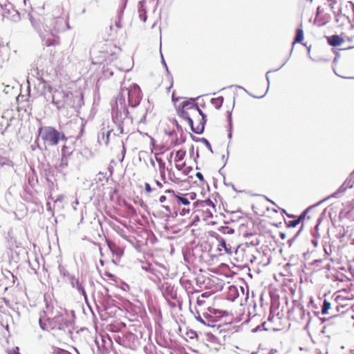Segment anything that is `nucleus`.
I'll use <instances>...</instances> for the list:
<instances>
[{
	"label": "nucleus",
	"instance_id": "obj_35",
	"mask_svg": "<svg viewBox=\"0 0 354 354\" xmlns=\"http://www.w3.org/2000/svg\"><path fill=\"white\" fill-rule=\"evenodd\" d=\"M172 86V84L171 83L169 86L167 88V89H168V91L169 90V88Z\"/></svg>",
	"mask_w": 354,
	"mask_h": 354
},
{
	"label": "nucleus",
	"instance_id": "obj_15",
	"mask_svg": "<svg viewBox=\"0 0 354 354\" xmlns=\"http://www.w3.org/2000/svg\"><path fill=\"white\" fill-rule=\"evenodd\" d=\"M310 207H308L306 209V210L299 216L298 219L291 221L292 226H296L297 224H299L300 222H301L306 216V214L309 211Z\"/></svg>",
	"mask_w": 354,
	"mask_h": 354
},
{
	"label": "nucleus",
	"instance_id": "obj_32",
	"mask_svg": "<svg viewBox=\"0 0 354 354\" xmlns=\"http://www.w3.org/2000/svg\"><path fill=\"white\" fill-rule=\"evenodd\" d=\"M266 211L268 212H269L270 211L274 212L275 213L278 212L277 210H276L275 209H274V208L270 209L269 207H266Z\"/></svg>",
	"mask_w": 354,
	"mask_h": 354
},
{
	"label": "nucleus",
	"instance_id": "obj_41",
	"mask_svg": "<svg viewBox=\"0 0 354 354\" xmlns=\"http://www.w3.org/2000/svg\"><path fill=\"white\" fill-rule=\"evenodd\" d=\"M251 354H259L258 352L252 353Z\"/></svg>",
	"mask_w": 354,
	"mask_h": 354
},
{
	"label": "nucleus",
	"instance_id": "obj_8",
	"mask_svg": "<svg viewBox=\"0 0 354 354\" xmlns=\"http://www.w3.org/2000/svg\"><path fill=\"white\" fill-rule=\"evenodd\" d=\"M216 248L220 255L231 254L235 249V247L232 246L230 241L225 238L218 236L216 238Z\"/></svg>",
	"mask_w": 354,
	"mask_h": 354
},
{
	"label": "nucleus",
	"instance_id": "obj_3",
	"mask_svg": "<svg viewBox=\"0 0 354 354\" xmlns=\"http://www.w3.org/2000/svg\"><path fill=\"white\" fill-rule=\"evenodd\" d=\"M156 161L158 163V171L161 180L165 184L180 185L187 181L192 167L187 166L185 162L180 165L176 162V165H173L171 161L169 160V166L166 167L161 158H156Z\"/></svg>",
	"mask_w": 354,
	"mask_h": 354
},
{
	"label": "nucleus",
	"instance_id": "obj_37",
	"mask_svg": "<svg viewBox=\"0 0 354 354\" xmlns=\"http://www.w3.org/2000/svg\"><path fill=\"white\" fill-rule=\"evenodd\" d=\"M259 205L262 206L263 207H266V206L263 203H260Z\"/></svg>",
	"mask_w": 354,
	"mask_h": 354
},
{
	"label": "nucleus",
	"instance_id": "obj_4",
	"mask_svg": "<svg viewBox=\"0 0 354 354\" xmlns=\"http://www.w3.org/2000/svg\"><path fill=\"white\" fill-rule=\"evenodd\" d=\"M66 140L65 134L53 127L44 126L38 129L37 141L40 149L48 150V147L58 145L60 140Z\"/></svg>",
	"mask_w": 354,
	"mask_h": 354
},
{
	"label": "nucleus",
	"instance_id": "obj_26",
	"mask_svg": "<svg viewBox=\"0 0 354 354\" xmlns=\"http://www.w3.org/2000/svg\"><path fill=\"white\" fill-rule=\"evenodd\" d=\"M196 176L199 179V180L202 183L205 181L203 174L201 172H197L196 174Z\"/></svg>",
	"mask_w": 354,
	"mask_h": 354
},
{
	"label": "nucleus",
	"instance_id": "obj_5",
	"mask_svg": "<svg viewBox=\"0 0 354 354\" xmlns=\"http://www.w3.org/2000/svg\"><path fill=\"white\" fill-rule=\"evenodd\" d=\"M46 311L44 312V316H41L39 320V325L43 330H61L68 326V320L66 317L57 309L55 311L54 308L49 306H46Z\"/></svg>",
	"mask_w": 354,
	"mask_h": 354
},
{
	"label": "nucleus",
	"instance_id": "obj_16",
	"mask_svg": "<svg viewBox=\"0 0 354 354\" xmlns=\"http://www.w3.org/2000/svg\"><path fill=\"white\" fill-rule=\"evenodd\" d=\"M304 39L303 30L301 28H297L296 30V35L293 44L301 42Z\"/></svg>",
	"mask_w": 354,
	"mask_h": 354
},
{
	"label": "nucleus",
	"instance_id": "obj_38",
	"mask_svg": "<svg viewBox=\"0 0 354 354\" xmlns=\"http://www.w3.org/2000/svg\"><path fill=\"white\" fill-rule=\"evenodd\" d=\"M62 198V196H59V197L57 198V200L60 201Z\"/></svg>",
	"mask_w": 354,
	"mask_h": 354
},
{
	"label": "nucleus",
	"instance_id": "obj_24",
	"mask_svg": "<svg viewBox=\"0 0 354 354\" xmlns=\"http://www.w3.org/2000/svg\"><path fill=\"white\" fill-rule=\"evenodd\" d=\"M154 183L156 186L157 188L158 189H162L163 188V184L164 183H161L160 181L158 180H154Z\"/></svg>",
	"mask_w": 354,
	"mask_h": 354
},
{
	"label": "nucleus",
	"instance_id": "obj_12",
	"mask_svg": "<svg viewBox=\"0 0 354 354\" xmlns=\"http://www.w3.org/2000/svg\"><path fill=\"white\" fill-rule=\"evenodd\" d=\"M196 104L199 106L200 112L203 113L205 111V112L207 113L205 114L206 118L213 112V110L210 106V104H208V101L207 102V103H205V102H198Z\"/></svg>",
	"mask_w": 354,
	"mask_h": 354
},
{
	"label": "nucleus",
	"instance_id": "obj_1",
	"mask_svg": "<svg viewBox=\"0 0 354 354\" xmlns=\"http://www.w3.org/2000/svg\"><path fill=\"white\" fill-rule=\"evenodd\" d=\"M196 312L198 316L196 319L200 323L213 326L221 318L227 315V313L219 307L216 297L207 292L198 297L196 301Z\"/></svg>",
	"mask_w": 354,
	"mask_h": 354
},
{
	"label": "nucleus",
	"instance_id": "obj_10",
	"mask_svg": "<svg viewBox=\"0 0 354 354\" xmlns=\"http://www.w3.org/2000/svg\"><path fill=\"white\" fill-rule=\"evenodd\" d=\"M174 155V164L176 165L178 162L179 165L183 164L184 162H182L185 158L186 155V151L183 149H179L178 151H173L170 153V158H171Z\"/></svg>",
	"mask_w": 354,
	"mask_h": 354
},
{
	"label": "nucleus",
	"instance_id": "obj_19",
	"mask_svg": "<svg viewBox=\"0 0 354 354\" xmlns=\"http://www.w3.org/2000/svg\"><path fill=\"white\" fill-rule=\"evenodd\" d=\"M157 188L156 187H152L149 183H145V191L147 194H150L153 191H156Z\"/></svg>",
	"mask_w": 354,
	"mask_h": 354
},
{
	"label": "nucleus",
	"instance_id": "obj_14",
	"mask_svg": "<svg viewBox=\"0 0 354 354\" xmlns=\"http://www.w3.org/2000/svg\"><path fill=\"white\" fill-rule=\"evenodd\" d=\"M60 41L59 37H52L50 38H48L45 41V45L46 46H58L59 45Z\"/></svg>",
	"mask_w": 354,
	"mask_h": 354
},
{
	"label": "nucleus",
	"instance_id": "obj_2",
	"mask_svg": "<svg viewBox=\"0 0 354 354\" xmlns=\"http://www.w3.org/2000/svg\"><path fill=\"white\" fill-rule=\"evenodd\" d=\"M172 100L178 116L188 122L193 132L197 134L202 133L207 121L205 111L203 113L200 112L199 106L194 100L184 99L178 104V99L175 98L174 93H172Z\"/></svg>",
	"mask_w": 354,
	"mask_h": 354
},
{
	"label": "nucleus",
	"instance_id": "obj_17",
	"mask_svg": "<svg viewBox=\"0 0 354 354\" xmlns=\"http://www.w3.org/2000/svg\"><path fill=\"white\" fill-rule=\"evenodd\" d=\"M330 308V303L327 301L326 299L324 301L322 307V313L326 314L328 313V309Z\"/></svg>",
	"mask_w": 354,
	"mask_h": 354
},
{
	"label": "nucleus",
	"instance_id": "obj_20",
	"mask_svg": "<svg viewBox=\"0 0 354 354\" xmlns=\"http://www.w3.org/2000/svg\"><path fill=\"white\" fill-rule=\"evenodd\" d=\"M189 213H190L189 206H188V207L185 206V207H183L180 211V214L182 215V216H185V215L189 214Z\"/></svg>",
	"mask_w": 354,
	"mask_h": 354
},
{
	"label": "nucleus",
	"instance_id": "obj_28",
	"mask_svg": "<svg viewBox=\"0 0 354 354\" xmlns=\"http://www.w3.org/2000/svg\"><path fill=\"white\" fill-rule=\"evenodd\" d=\"M111 130L110 131H108L106 132V140H105V144L107 145L109 142V137H110V134H111Z\"/></svg>",
	"mask_w": 354,
	"mask_h": 354
},
{
	"label": "nucleus",
	"instance_id": "obj_25",
	"mask_svg": "<svg viewBox=\"0 0 354 354\" xmlns=\"http://www.w3.org/2000/svg\"><path fill=\"white\" fill-rule=\"evenodd\" d=\"M203 206H211L213 209L214 208V205L210 200H207L203 202Z\"/></svg>",
	"mask_w": 354,
	"mask_h": 354
},
{
	"label": "nucleus",
	"instance_id": "obj_34",
	"mask_svg": "<svg viewBox=\"0 0 354 354\" xmlns=\"http://www.w3.org/2000/svg\"><path fill=\"white\" fill-rule=\"evenodd\" d=\"M163 207L169 212L170 213L171 212V209H170V207L169 206L167 205V206H163Z\"/></svg>",
	"mask_w": 354,
	"mask_h": 354
},
{
	"label": "nucleus",
	"instance_id": "obj_18",
	"mask_svg": "<svg viewBox=\"0 0 354 354\" xmlns=\"http://www.w3.org/2000/svg\"><path fill=\"white\" fill-rule=\"evenodd\" d=\"M331 324H342V317L339 315L333 316L330 320Z\"/></svg>",
	"mask_w": 354,
	"mask_h": 354
},
{
	"label": "nucleus",
	"instance_id": "obj_21",
	"mask_svg": "<svg viewBox=\"0 0 354 354\" xmlns=\"http://www.w3.org/2000/svg\"><path fill=\"white\" fill-rule=\"evenodd\" d=\"M165 194H169L171 196H173L174 198L176 197V195L178 194L179 192L174 191V189H168L165 190Z\"/></svg>",
	"mask_w": 354,
	"mask_h": 354
},
{
	"label": "nucleus",
	"instance_id": "obj_23",
	"mask_svg": "<svg viewBox=\"0 0 354 354\" xmlns=\"http://www.w3.org/2000/svg\"><path fill=\"white\" fill-rule=\"evenodd\" d=\"M68 147L66 145H63L62 147V157H66L67 154L68 153Z\"/></svg>",
	"mask_w": 354,
	"mask_h": 354
},
{
	"label": "nucleus",
	"instance_id": "obj_31",
	"mask_svg": "<svg viewBox=\"0 0 354 354\" xmlns=\"http://www.w3.org/2000/svg\"><path fill=\"white\" fill-rule=\"evenodd\" d=\"M205 217L208 218V217H212V214L210 211H209L208 209L206 211V215H205Z\"/></svg>",
	"mask_w": 354,
	"mask_h": 354
},
{
	"label": "nucleus",
	"instance_id": "obj_27",
	"mask_svg": "<svg viewBox=\"0 0 354 354\" xmlns=\"http://www.w3.org/2000/svg\"><path fill=\"white\" fill-rule=\"evenodd\" d=\"M8 354H20L19 352V348L16 347L15 348H14L11 351H9Z\"/></svg>",
	"mask_w": 354,
	"mask_h": 354
},
{
	"label": "nucleus",
	"instance_id": "obj_7",
	"mask_svg": "<svg viewBox=\"0 0 354 354\" xmlns=\"http://www.w3.org/2000/svg\"><path fill=\"white\" fill-rule=\"evenodd\" d=\"M330 9L326 4L317 8V15L314 20L315 24L318 26H322L326 24L330 20Z\"/></svg>",
	"mask_w": 354,
	"mask_h": 354
},
{
	"label": "nucleus",
	"instance_id": "obj_6",
	"mask_svg": "<svg viewBox=\"0 0 354 354\" xmlns=\"http://www.w3.org/2000/svg\"><path fill=\"white\" fill-rule=\"evenodd\" d=\"M120 48L113 41H106L99 46L97 55L95 57L93 63L100 64L104 62L111 63L118 57L120 53Z\"/></svg>",
	"mask_w": 354,
	"mask_h": 354
},
{
	"label": "nucleus",
	"instance_id": "obj_30",
	"mask_svg": "<svg viewBox=\"0 0 354 354\" xmlns=\"http://www.w3.org/2000/svg\"><path fill=\"white\" fill-rule=\"evenodd\" d=\"M104 274L111 279H114V278H115V276L111 273L105 272Z\"/></svg>",
	"mask_w": 354,
	"mask_h": 354
},
{
	"label": "nucleus",
	"instance_id": "obj_39",
	"mask_svg": "<svg viewBox=\"0 0 354 354\" xmlns=\"http://www.w3.org/2000/svg\"><path fill=\"white\" fill-rule=\"evenodd\" d=\"M308 324H309V322L307 323V324L305 326V328H307V327L308 326Z\"/></svg>",
	"mask_w": 354,
	"mask_h": 354
},
{
	"label": "nucleus",
	"instance_id": "obj_36",
	"mask_svg": "<svg viewBox=\"0 0 354 354\" xmlns=\"http://www.w3.org/2000/svg\"><path fill=\"white\" fill-rule=\"evenodd\" d=\"M272 319H273V317H270L268 318V321H269V322H272Z\"/></svg>",
	"mask_w": 354,
	"mask_h": 354
},
{
	"label": "nucleus",
	"instance_id": "obj_22",
	"mask_svg": "<svg viewBox=\"0 0 354 354\" xmlns=\"http://www.w3.org/2000/svg\"><path fill=\"white\" fill-rule=\"evenodd\" d=\"M187 335L190 339H195V338H197V337H198V335H197L196 332L194 331V330H190L189 331H188L187 333Z\"/></svg>",
	"mask_w": 354,
	"mask_h": 354
},
{
	"label": "nucleus",
	"instance_id": "obj_40",
	"mask_svg": "<svg viewBox=\"0 0 354 354\" xmlns=\"http://www.w3.org/2000/svg\"><path fill=\"white\" fill-rule=\"evenodd\" d=\"M313 243L315 245H317V242H316V241H313Z\"/></svg>",
	"mask_w": 354,
	"mask_h": 354
},
{
	"label": "nucleus",
	"instance_id": "obj_42",
	"mask_svg": "<svg viewBox=\"0 0 354 354\" xmlns=\"http://www.w3.org/2000/svg\"><path fill=\"white\" fill-rule=\"evenodd\" d=\"M269 354H274V353H269Z\"/></svg>",
	"mask_w": 354,
	"mask_h": 354
},
{
	"label": "nucleus",
	"instance_id": "obj_13",
	"mask_svg": "<svg viewBox=\"0 0 354 354\" xmlns=\"http://www.w3.org/2000/svg\"><path fill=\"white\" fill-rule=\"evenodd\" d=\"M223 103V97L222 96L213 97L208 101V104H210V106H214V109H218L222 106Z\"/></svg>",
	"mask_w": 354,
	"mask_h": 354
},
{
	"label": "nucleus",
	"instance_id": "obj_11",
	"mask_svg": "<svg viewBox=\"0 0 354 354\" xmlns=\"http://www.w3.org/2000/svg\"><path fill=\"white\" fill-rule=\"evenodd\" d=\"M328 43L332 46H338L342 45L344 39L337 35H333L327 37Z\"/></svg>",
	"mask_w": 354,
	"mask_h": 354
},
{
	"label": "nucleus",
	"instance_id": "obj_29",
	"mask_svg": "<svg viewBox=\"0 0 354 354\" xmlns=\"http://www.w3.org/2000/svg\"><path fill=\"white\" fill-rule=\"evenodd\" d=\"M167 197L165 195L160 196L159 198V202L163 203L166 201Z\"/></svg>",
	"mask_w": 354,
	"mask_h": 354
},
{
	"label": "nucleus",
	"instance_id": "obj_9",
	"mask_svg": "<svg viewBox=\"0 0 354 354\" xmlns=\"http://www.w3.org/2000/svg\"><path fill=\"white\" fill-rule=\"evenodd\" d=\"M194 193L181 194L179 192L175 198V203L178 206L183 205L188 207L190 205V201L194 200Z\"/></svg>",
	"mask_w": 354,
	"mask_h": 354
},
{
	"label": "nucleus",
	"instance_id": "obj_33",
	"mask_svg": "<svg viewBox=\"0 0 354 354\" xmlns=\"http://www.w3.org/2000/svg\"><path fill=\"white\" fill-rule=\"evenodd\" d=\"M346 39L349 41H354V36L353 37H348Z\"/></svg>",
	"mask_w": 354,
	"mask_h": 354
}]
</instances>
